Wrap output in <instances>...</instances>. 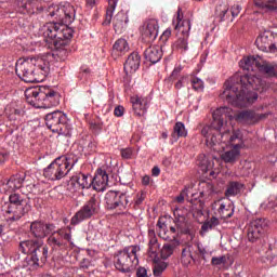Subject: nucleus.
I'll return each mask as SVG.
<instances>
[{
	"label": "nucleus",
	"instance_id": "obj_1",
	"mask_svg": "<svg viewBox=\"0 0 277 277\" xmlns=\"http://www.w3.org/2000/svg\"><path fill=\"white\" fill-rule=\"evenodd\" d=\"M233 109L221 107L213 111L211 126H206L201 130V135L206 137V144L216 153H221L228 146L243 147V134L240 130L233 129ZM229 120V122H228Z\"/></svg>",
	"mask_w": 277,
	"mask_h": 277
},
{
	"label": "nucleus",
	"instance_id": "obj_2",
	"mask_svg": "<svg viewBox=\"0 0 277 277\" xmlns=\"http://www.w3.org/2000/svg\"><path fill=\"white\" fill-rule=\"evenodd\" d=\"M267 84L254 74H239L232 77L224 84V90L220 95L223 101L234 107H248L259 98V93L265 92Z\"/></svg>",
	"mask_w": 277,
	"mask_h": 277
},
{
	"label": "nucleus",
	"instance_id": "obj_3",
	"mask_svg": "<svg viewBox=\"0 0 277 277\" xmlns=\"http://www.w3.org/2000/svg\"><path fill=\"white\" fill-rule=\"evenodd\" d=\"M53 54L48 52L37 57L19 58L15 65V72L25 83H38V76L49 75Z\"/></svg>",
	"mask_w": 277,
	"mask_h": 277
},
{
	"label": "nucleus",
	"instance_id": "obj_4",
	"mask_svg": "<svg viewBox=\"0 0 277 277\" xmlns=\"http://www.w3.org/2000/svg\"><path fill=\"white\" fill-rule=\"evenodd\" d=\"M72 28L64 24H44L39 29L49 49H56L57 57L64 62L68 57V40L72 38Z\"/></svg>",
	"mask_w": 277,
	"mask_h": 277
},
{
	"label": "nucleus",
	"instance_id": "obj_5",
	"mask_svg": "<svg viewBox=\"0 0 277 277\" xmlns=\"http://www.w3.org/2000/svg\"><path fill=\"white\" fill-rule=\"evenodd\" d=\"M28 105L37 109H51L60 105V92L51 87H32L25 91Z\"/></svg>",
	"mask_w": 277,
	"mask_h": 277
},
{
	"label": "nucleus",
	"instance_id": "obj_6",
	"mask_svg": "<svg viewBox=\"0 0 277 277\" xmlns=\"http://www.w3.org/2000/svg\"><path fill=\"white\" fill-rule=\"evenodd\" d=\"M142 248L137 245L124 247L115 253L114 263L116 269L122 274H131L140 265V252Z\"/></svg>",
	"mask_w": 277,
	"mask_h": 277
},
{
	"label": "nucleus",
	"instance_id": "obj_7",
	"mask_svg": "<svg viewBox=\"0 0 277 277\" xmlns=\"http://www.w3.org/2000/svg\"><path fill=\"white\" fill-rule=\"evenodd\" d=\"M19 250L23 254H28L26 263L29 267H38L40 261L47 263L49 247L42 239L24 240L19 243Z\"/></svg>",
	"mask_w": 277,
	"mask_h": 277
},
{
	"label": "nucleus",
	"instance_id": "obj_8",
	"mask_svg": "<svg viewBox=\"0 0 277 277\" xmlns=\"http://www.w3.org/2000/svg\"><path fill=\"white\" fill-rule=\"evenodd\" d=\"M75 163H77V160L70 159V157H57L43 170V176L49 181H61L75 168Z\"/></svg>",
	"mask_w": 277,
	"mask_h": 277
},
{
	"label": "nucleus",
	"instance_id": "obj_9",
	"mask_svg": "<svg viewBox=\"0 0 277 277\" xmlns=\"http://www.w3.org/2000/svg\"><path fill=\"white\" fill-rule=\"evenodd\" d=\"M240 68L247 72H254L259 70L267 77H277V65L267 63L261 56H246L239 62Z\"/></svg>",
	"mask_w": 277,
	"mask_h": 277
},
{
	"label": "nucleus",
	"instance_id": "obj_10",
	"mask_svg": "<svg viewBox=\"0 0 277 277\" xmlns=\"http://www.w3.org/2000/svg\"><path fill=\"white\" fill-rule=\"evenodd\" d=\"M45 124L48 129H51L53 133H58V135L70 136L72 131V124H70V119L68 116L60 110L50 113L45 116Z\"/></svg>",
	"mask_w": 277,
	"mask_h": 277
},
{
	"label": "nucleus",
	"instance_id": "obj_11",
	"mask_svg": "<svg viewBox=\"0 0 277 277\" xmlns=\"http://www.w3.org/2000/svg\"><path fill=\"white\" fill-rule=\"evenodd\" d=\"M49 14L52 18H55L60 23H52L53 25H70L75 21V6L68 2L61 4H53L49 6ZM47 25H51L48 23Z\"/></svg>",
	"mask_w": 277,
	"mask_h": 277
},
{
	"label": "nucleus",
	"instance_id": "obj_12",
	"mask_svg": "<svg viewBox=\"0 0 277 277\" xmlns=\"http://www.w3.org/2000/svg\"><path fill=\"white\" fill-rule=\"evenodd\" d=\"M10 206L6 210L8 222H17L23 215L29 213L31 206L18 194H12L9 197Z\"/></svg>",
	"mask_w": 277,
	"mask_h": 277
},
{
	"label": "nucleus",
	"instance_id": "obj_13",
	"mask_svg": "<svg viewBox=\"0 0 277 277\" xmlns=\"http://www.w3.org/2000/svg\"><path fill=\"white\" fill-rule=\"evenodd\" d=\"M174 29L179 31V38L174 42V49L179 51L189 50V31L192 30V22L189 19H181V14L177 13V17L173 21Z\"/></svg>",
	"mask_w": 277,
	"mask_h": 277
},
{
	"label": "nucleus",
	"instance_id": "obj_14",
	"mask_svg": "<svg viewBox=\"0 0 277 277\" xmlns=\"http://www.w3.org/2000/svg\"><path fill=\"white\" fill-rule=\"evenodd\" d=\"M101 211V196L93 195L87 203L71 217V224L77 226L84 220H90L93 215H96Z\"/></svg>",
	"mask_w": 277,
	"mask_h": 277
},
{
	"label": "nucleus",
	"instance_id": "obj_15",
	"mask_svg": "<svg viewBox=\"0 0 277 277\" xmlns=\"http://www.w3.org/2000/svg\"><path fill=\"white\" fill-rule=\"evenodd\" d=\"M105 203L107 209H119L124 211L129 207V197L116 190H109L105 195Z\"/></svg>",
	"mask_w": 277,
	"mask_h": 277
},
{
	"label": "nucleus",
	"instance_id": "obj_16",
	"mask_svg": "<svg viewBox=\"0 0 277 277\" xmlns=\"http://www.w3.org/2000/svg\"><path fill=\"white\" fill-rule=\"evenodd\" d=\"M55 230V225L47 224L41 221H35L30 224V234L35 239H44L47 235H51Z\"/></svg>",
	"mask_w": 277,
	"mask_h": 277
},
{
	"label": "nucleus",
	"instance_id": "obj_17",
	"mask_svg": "<svg viewBox=\"0 0 277 277\" xmlns=\"http://www.w3.org/2000/svg\"><path fill=\"white\" fill-rule=\"evenodd\" d=\"M273 38L274 36H272V32H262L255 40L259 51H264L265 53H276L277 45L276 43L272 42Z\"/></svg>",
	"mask_w": 277,
	"mask_h": 277
},
{
	"label": "nucleus",
	"instance_id": "obj_18",
	"mask_svg": "<svg viewBox=\"0 0 277 277\" xmlns=\"http://www.w3.org/2000/svg\"><path fill=\"white\" fill-rule=\"evenodd\" d=\"M157 36H159V23L157 19H148L143 25L142 37L146 42H153L157 40Z\"/></svg>",
	"mask_w": 277,
	"mask_h": 277
},
{
	"label": "nucleus",
	"instance_id": "obj_19",
	"mask_svg": "<svg viewBox=\"0 0 277 277\" xmlns=\"http://www.w3.org/2000/svg\"><path fill=\"white\" fill-rule=\"evenodd\" d=\"M70 187H72V192L90 189L92 187V175L83 173L74 175L70 180Z\"/></svg>",
	"mask_w": 277,
	"mask_h": 277
},
{
	"label": "nucleus",
	"instance_id": "obj_20",
	"mask_svg": "<svg viewBox=\"0 0 277 277\" xmlns=\"http://www.w3.org/2000/svg\"><path fill=\"white\" fill-rule=\"evenodd\" d=\"M263 224H264L263 220L258 219V220L252 221L248 225L247 237H248L249 241L254 243V241H256L258 239H261V235H263V233H265Z\"/></svg>",
	"mask_w": 277,
	"mask_h": 277
},
{
	"label": "nucleus",
	"instance_id": "obj_21",
	"mask_svg": "<svg viewBox=\"0 0 277 277\" xmlns=\"http://www.w3.org/2000/svg\"><path fill=\"white\" fill-rule=\"evenodd\" d=\"M108 183L109 175H107V172L103 169H98L94 177H92L91 187H93L95 192H105V189H107Z\"/></svg>",
	"mask_w": 277,
	"mask_h": 277
},
{
	"label": "nucleus",
	"instance_id": "obj_22",
	"mask_svg": "<svg viewBox=\"0 0 277 277\" xmlns=\"http://www.w3.org/2000/svg\"><path fill=\"white\" fill-rule=\"evenodd\" d=\"M174 222L175 227H171V233H187L189 230V223H187V216L183 213L182 210H174Z\"/></svg>",
	"mask_w": 277,
	"mask_h": 277
},
{
	"label": "nucleus",
	"instance_id": "obj_23",
	"mask_svg": "<svg viewBox=\"0 0 277 277\" xmlns=\"http://www.w3.org/2000/svg\"><path fill=\"white\" fill-rule=\"evenodd\" d=\"M135 116H146L148 111V104L150 100L148 97H142L134 95L130 98Z\"/></svg>",
	"mask_w": 277,
	"mask_h": 277
},
{
	"label": "nucleus",
	"instance_id": "obj_24",
	"mask_svg": "<svg viewBox=\"0 0 277 277\" xmlns=\"http://www.w3.org/2000/svg\"><path fill=\"white\" fill-rule=\"evenodd\" d=\"M145 60L150 62V64H157L161 62V57H163V51L161 50V45H150L144 52Z\"/></svg>",
	"mask_w": 277,
	"mask_h": 277
},
{
	"label": "nucleus",
	"instance_id": "obj_25",
	"mask_svg": "<svg viewBox=\"0 0 277 277\" xmlns=\"http://www.w3.org/2000/svg\"><path fill=\"white\" fill-rule=\"evenodd\" d=\"M140 54L137 52H133L128 56V60L124 63V72L127 75H132L140 68Z\"/></svg>",
	"mask_w": 277,
	"mask_h": 277
},
{
	"label": "nucleus",
	"instance_id": "obj_26",
	"mask_svg": "<svg viewBox=\"0 0 277 277\" xmlns=\"http://www.w3.org/2000/svg\"><path fill=\"white\" fill-rule=\"evenodd\" d=\"M230 115L233 116L232 120H236L237 122H242L243 124H252L255 118L254 111L252 110H243L236 114L235 110L232 109Z\"/></svg>",
	"mask_w": 277,
	"mask_h": 277
},
{
	"label": "nucleus",
	"instance_id": "obj_27",
	"mask_svg": "<svg viewBox=\"0 0 277 277\" xmlns=\"http://www.w3.org/2000/svg\"><path fill=\"white\" fill-rule=\"evenodd\" d=\"M240 156H241V149L239 148V145H235L233 149L221 154V159L225 163H236L237 159H239Z\"/></svg>",
	"mask_w": 277,
	"mask_h": 277
},
{
	"label": "nucleus",
	"instance_id": "obj_28",
	"mask_svg": "<svg viewBox=\"0 0 277 277\" xmlns=\"http://www.w3.org/2000/svg\"><path fill=\"white\" fill-rule=\"evenodd\" d=\"M194 245H187L182 249L181 263L184 267H189L196 259L194 258Z\"/></svg>",
	"mask_w": 277,
	"mask_h": 277
},
{
	"label": "nucleus",
	"instance_id": "obj_29",
	"mask_svg": "<svg viewBox=\"0 0 277 277\" xmlns=\"http://www.w3.org/2000/svg\"><path fill=\"white\" fill-rule=\"evenodd\" d=\"M129 42L124 38L117 39L113 45V55H124L129 53Z\"/></svg>",
	"mask_w": 277,
	"mask_h": 277
},
{
	"label": "nucleus",
	"instance_id": "obj_30",
	"mask_svg": "<svg viewBox=\"0 0 277 277\" xmlns=\"http://www.w3.org/2000/svg\"><path fill=\"white\" fill-rule=\"evenodd\" d=\"M229 6L228 2L219 1L215 8V15L221 21H228L230 18V14L228 13Z\"/></svg>",
	"mask_w": 277,
	"mask_h": 277
},
{
	"label": "nucleus",
	"instance_id": "obj_31",
	"mask_svg": "<svg viewBox=\"0 0 277 277\" xmlns=\"http://www.w3.org/2000/svg\"><path fill=\"white\" fill-rule=\"evenodd\" d=\"M254 3L264 12H277V0H254Z\"/></svg>",
	"mask_w": 277,
	"mask_h": 277
},
{
	"label": "nucleus",
	"instance_id": "obj_32",
	"mask_svg": "<svg viewBox=\"0 0 277 277\" xmlns=\"http://www.w3.org/2000/svg\"><path fill=\"white\" fill-rule=\"evenodd\" d=\"M24 179L21 175L12 176L5 184V189L8 192H16V189H21L23 187Z\"/></svg>",
	"mask_w": 277,
	"mask_h": 277
},
{
	"label": "nucleus",
	"instance_id": "obj_33",
	"mask_svg": "<svg viewBox=\"0 0 277 277\" xmlns=\"http://www.w3.org/2000/svg\"><path fill=\"white\" fill-rule=\"evenodd\" d=\"M198 166H199L200 172H202L203 174H207V172H209L211 168H213V162H211L207 156L201 155L199 156V159H198Z\"/></svg>",
	"mask_w": 277,
	"mask_h": 277
},
{
	"label": "nucleus",
	"instance_id": "obj_34",
	"mask_svg": "<svg viewBox=\"0 0 277 277\" xmlns=\"http://www.w3.org/2000/svg\"><path fill=\"white\" fill-rule=\"evenodd\" d=\"M241 189H243V184L239 182H232L226 189L225 196H227V198H230V196H237Z\"/></svg>",
	"mask_w": 277,
	"mask_h": 277
},
{
	"label": "nucleus",
	"instance_id": "obj_35",
	"mask_svg": "<svg viewBox=\"0 0 277 277\" xmlns=\"http://www.w3.org/2000/svg\"><path fill=\"white\" fill-rule=\"evenodd\" d=\"M172 137H187V129H185L184 122H176L173 128Z\"/></svg>",
	"mask_w": 277,
	"mask_h": 277
},
{
	"label": "nucleus",
	"instance_id": "obj_36",
	"mask_svg": "<svg viewBox=\"0 0 277 277\" xmlns=\"http://www.w3.org/2000/svg\"><path fill=\"white\" fill-rule=\"evenodd\" d=\"M117 6H118V0H109L108 1V8L106 10L107 23H111V18H114V12H116Z\"/></svg>",
	"mask_w": 277,
	"mask_h": 277
},
{
	"label": "nucleus",
	"instance_id": "obj_37",
	"mask_svg": "<svg viewBox=\"0 0 277 277\" xmlns=\"http://www.w3.org/2000/svg\"><path fill=\"white\" fill-rule=\"evenodd\" d=\"M174 254V245L166 243L161 249V259H170Z\"/></svg>",
	"mask_w": 277,
	"mask_h": 277
},
{
	"label": "nucleus",
	"instance_id": "obj_38",
	"mask_svg": "<svg viewBox=\"0 0 277 277\" xmlns=\"http://www.w3.org/2000/svg\"><path fill=\"white\" fill-rule=\"evenodd\" d=\"M195 248L197 250V251H195V254H198L202 259H205V256H207V254H211V250H209L208 247H203V245L200 242H196Z\"/></svg>",
	"mask_w": 277,
	"mask_h": 277
},
{
	"label": "nucleus",
	"instance_id": "obj_39",
	"mask_svg": "<svg viewBox=\"0 0 277 277\" xmlns=\"http://www.w3.org/2000/svg\"><path fill=\"white\" fill-rule=\"evenodd\" d=\"M168 267V264L166 262H158L154 265L153 272H154V276H161V274H163V272H166Z\"/></svg>",
	"mask_w": 277,
	"mask_h": 277
},
{
	"label": "nucleus",
	"instance_id": "obj_40",
	"mask_svg": "<svg viewBox=\"0 0 277 277\" xmlns=\"http://www.w3.org/2000/svg\"><path fill=\"white\" fill-rule=\"evenodd\" d=\"M190 82L196 92H202V90H205V82L202 81V79L198 77H193Z\"/></svg>",
	"mask_w": 277,
	"mask_h": 277
},
{
	"label": "nucleus",
	"instance_id": "obj_41",
	"mask_svg": "<svg viewBox=\"0 0 277 277\" xmlns=\"http://www.w3.org/2000/svg\"><path fill=\"white\" fill-rule=\"evenodd\" d=\"M226 211H228V208H226V205L221 203L219 207V215L223 219V220H228L229 217H233V209L228 212V214H226Z\"/></svg>",
	"mask_w": 277,
	"mask_h": 277
},
{
	"label": "nucleus",
	"instance_id": "obj_42",
	"mask_svg": "<svg viewBox=\"0 0 277 277\" xmlns=\"http://www.w3.org/2000/svg\"><path fill=\"white\" fill-rule=\"evenodd\" d=\"M149 249L148 252L149 254H154V256L157 254V250H159V242L157 241V238H151L149 240Z\"/></svg>",
	"mask_w": 277,
	"mask_h": 277
},
{
	"label": "nucleus",
	"instance_id": "obj_43",
	"mask_svg": "<svg viewBox=\"0 0 277 277\" xmlns=\"http://www.w3.org/2000/svg\"><path fill=\"white\" fill-rule=\"evenodd\" d=\"M226 263H228V256L226 255L212 258V264L217 265L219 267H224Z\"/></svg>",
	"mask_w": 277,
	"mask_h": 277
},
{
	"label": "nucleus",
	"instance_id": "obj_44",
	"mask_svg": "<svg viewBox=\"0 0 277 277\" xmlns=\"http://www.w3.org/2000/svg\"><path fill=\"white\" fill-rule=\"evenodd\" d=\"M60 237L62 239H65V241H68L69 243H72V235L66 230H60L58 232Z\"/></svg>",
	"mask_w": 277,
	"mask_h": 277
},
{
	"label": "nucleus",
	"instance_id": "obj_45",
	"mask_svg": "<svg viewBox=\"0 0 277 277\" xmlns=\"http://www.w3.org/2000/svg\"><path fill=\"white\" fill-rule=\"evenodd\" d=\"M187 192H189L188 187H185L182 193L175 198L176 202L182 205V202H185V196H187Z\"/></svg>",
	"mask_w": 277,
	"mask_h": 277
},
{
	"label": "nucleus",
	"instance_id": "obj_46",
	"mask_svg": "<svg viewBox=\"0 0 277 277\" xmlns=\"http://www.w3.org/2000/svg\"><path fill=\"white\" fill-rule=\"evenodd\" d=\"M240 13H241V5L234 4L230 9V14L233 18H236V16H239Z\"/></svg>",
	"mask_w": 277,
	"mask_h": 277
},
{
	"label": "nucleus",
	"instance_id": "obj_47",
	"mask_svg": "<svg viewBox=\"0 0 277 277\" xmlns=\"http://www.w3.org/2000/svg\"><path fill=\"white\" fill-rule=\"evenodd\" d=\"M131 155H133V150L131 148H126L121 150V157L123 159H131Z\"/></svg>",
	"mask_w": 277,
	"mask_h": 277
},
{
	"label": "nucleus",
	"instance_id": "obj_48",
	"mask_svg": "<svg viewBox=\"0 0 277 277\" xmlns=\"http://www.w3.org/2000/svg\"><path fill=\"white\" fill-rule=\"evenodd\" d=\"M114 114L117 116V118H122V116H124V107L117 106L114 110Z\"/></svg>",
	"mask_w": 277,
	"mask_h": 277
},
{
	"label": "nucleus",
	"instance_id": "obj_49",
	"mask_svg": "<svg viewBox=\"0 0 277 277\" xmlns=\"http://www.w3.org/2000/svg\"><path fill=\"white\" fill-rule=\"evenodd\" d=\"M90 77V68L82 67L80 71V79H88Z\"/></svg>",
	"mask_w": 277,
	"mask_h": 277
},
{
	"label": "nucleus",
	"instance_id": "obj_50",
	"mask_svg": "<svg viewBox=\"0 0 277 277\" xmlns=\"http://www.w3.org/2000/svg\"><path fill=\"white\" fill-rule=\"evenodd\" d=\"M206 189L205 193L208 196H213V194H215V188H213V184H206Z\"/></svg>",
	"mask_w": 277,
	"mask_h": 277
},
{
	"label": "nucleus",
	"instance_id": "obj_51",
	"mask_svg": "<svg viewBox=\"0 0 277 277\" xmlns=\"http://www.w3.org/2000/svg\"><path fill=\"white\" fill-rule=\"evenodd\" d=\"M136 277H148V272L144 267H140L136 271Z\"/></svg>",
	"mask_w": 277,
	"mask_h": 277
},
{
	"label": "nucleus",
	"instance_id": "obj_52",
	"mask_svg": "<svg viewBox=\"0 0 277 277\" xmlns=\"http://www.w3.org/2000/svg\"><path fill=\"white\" fill-rule=\"evenodd\" d=\"M49 243H52L54 246H64V243L62 241H60V239L51 236L49 239H48Z\"/></svg>",
	"mask_w": 277,
	"mask_h": 277
},
{
	"label": "nucleus",
	"instance_id": "obj_53",
	"mask_svg": "<svg viewBox=\"0 0 277 277\" xmlns=\"http://www.w3.org/2000/svg\"><path fill=\"white\" fill-rule=\"evenodd\" d=\"M181 70H183V68L181 66L175 67L171 74V77L173 79H176V77H179V75H181Z\"/></svg>",
	"mask_w": 277,
	"mask_h": 277
},
{
	"label": "nucleus",
	"instance_id": "obj_54",
	"mask_svg": "<svg viewBox=\"0 0 277 277\" xmlns=\"http://www.w3.org/2000/svg\"><path fill=\"white\" fill-rule=\"evenodd\" d=\"M211 228H214V227L212 226V224L209 221L203 223L201 226V230H203V233H207V230H211Z\"/></svg>",
	"mask_w": 277,
	"mask_h": 277
},
{
	"label": "nucleus",
	"instance_id": "obj_55",
	"mask_svg": "<svg viewBox=\"0 0 277 277\" xmlns=\"http://www.w3.org/2000/svg\"><path fill=\"white\" fill-rule=\"evenodd\" d=\"M170 36H172V30L170 29H167L162 32L161 35V40L166 41L168 40V38H170Z\"/></svg>",
	"mask_w": 277,
	"mask_h": 277
},
{
	"label": "nucleus",
	"instance_id": "obj_56",
	"mask_svg": "<svg viewBox=\"0 0 277 277\" xmlns=\"http://www.w3.org/2000/svg\"><path fill=\"white\" fill-rule=\"evenodd\" d=\"M151 174L153 176H159V174H161V169H159V167H154L151 170Z\"/></svg>",
	"mask_w": 277,
	"mask_h": 277
},
{
	"label": "nucleus",
	"instance_id": "obj_57",
	"mask_svg": "<svg viewBox=\"0 0 277 277\" xmlns=\"http://www.w3.org/2000/svg\"><path fill=\"white\" fill-rule=\"evenodd\" d=\"M213 227L217 226L220 224V221L217 217H212L208 221Z\"/></svg>",
	"mask_w": 277,
	"mask_h": 277
},
{
	"label": "nucleus",
	"instance_id": "obj_58",
	"mask_svg": "<svg viewBox=\"0 0 277 277\" xmlns=\"http://www.w3.org/2000/svg\"><path fill=\"white\" fill-rule=\"evenodd\" d=\"M6 160H8V154L0 153V166L1 163H5Z\"/></svg>",
	"mask_w": 277,
	"mask_h": 277
},
{
	"label": "nucleus",
	"instance_id": "obj_59",
	"mask_svg": "<svg viewBox=\"0 0 277 277\" xmlns=\"http://www.w3.org/2000/svg\"><path fill=\"white\" fill-rule=\"evenodd\" d=\"M142 183L143 185H150V176L148 175L143 176Z\"/></svg>",
	"mask_w": 277,
	"mask_h": 277
},
{
	"label": "nucleus",
	"instance_id": "obj_60",
	"mask_svg": "<svg viewBox=\"0 0 277 277\" xmlns=\"http://www.w3.org/2000/svg\"><path fill=\"white\" fill-rule=\"evenodd\" d=\"M157 227L160 230H166V223H163V222H161V220H159L158 223H157Z\"/></svg>",
	"mask_w": 277,
	"mask_h": 277
},
{
	"label": "nucleus",
	"instance_id": "obj_61",
	"mask_svg": "<svg viewBox=\"0 0 277 277\" xmlns=\"http://www.w3.org/2000/svg\"><path fill=\"white\" fill-rule=\"evenodd\" d=\"M176 90H181L183 88V78H181L176 83H175Z\"/></svg>",
	"mask_w": 277,
	"mask_h": 277
},
{
	"label": "nucleus",
	"instance_id": "obj_62",
	"mask_svg": "<svg viewBox=\"0 0 277 277\" xmlns=\"http://www.w3.org/2000/svg\"><path fill=\"white\" fill-rule=\"evenodd\" d=\"M100 0H87L88 5H94Z\"/></svg>",
	"mask_w": 277,
	"mask_h": 277
},
{
	"label": "nucleus",
	"instance_id": "obj_63",
	"mask_svg": "<svg viewBox=\"0 0 277 277\" xmlns=\"http://www.w3.org/2000/svg\"><path fill=\"white\" fill-rule=\"evenodd\" d=\"M3 235V226L0 225V237Z\"/></svg>",
	"mask_w": 277,
	"mask_h": 277
},
{
	"label": "nucleus",
	"instance_id": "obj_64",
	"mask_svg": "<svg viewBox=\"0 0 277 277\" xmlns=\"http://www.w3.org/2000/svg\"><path fill=\"white\" fill-rule=\"evenodd\" d=\"M210 176H212L213 179H215V172H214V171H211V172H210Z\"/></svg>",
	"mask_w": 277,
	"mask_h": 277
}]
</instances>
